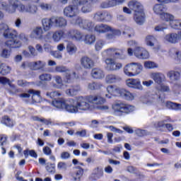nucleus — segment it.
<instances>
[{
	"label": "nucleus",
	"mask_w": 181,
	"mask_h": 181,
	"mask_svg": "<svg viewBox=\"0 0 181 181\" xmlns=\"http://www.w3.org/2000/svg\"><path fill=\"white\" fill-rule=\"evenodd\" d=\"M153 11L156 15H159L160 17L164 12H166V6L163 4H157L153 6Z\"/></svg>",
	"instance_id": "28"
},
{
	"label": "nucleus",
	"mask_w": 181,
	"mask_h": 181,
	"mask_svg": "<svg viewBox=\"0 0 181 181\" xmlns=\"http://www.w3.org/2000/svg\"><path fill=\"white\" fill-rule=\"evenodd\" d=\"M120 69H122V64L119 62H116L115 61V62L113 63V65L110 68V71H117V70H119Z\"/></svg>",
	"instance_id": "56"
},
{
	"label": "nucleus",
	"mask_w": 181,
	"mask_h": 181,
	"mask_svg": "<svg viewBox=\"0 0 181 181\" xmlns=\"http://www.w3.org/2000/svg\"><path fill=\"white\" fill-rule=\"evenodd\" d=\"M165 107L167 108H168L169 110H181V105L180 104H177V103H175L171 101H168L165 103Z\"/></svg>",
	"instance_id": "42"
},
{
	"label": "nucleus",
	"mask_w": 181,
	"mask_h": 181,
	"mask_svg": "<svg viewBox=\"0 0 181 181\" xmlns=\"http://www.w3.org/2000/svg\"><path fill=\"white\" fill-rule=\"evenodd\" d=\"M93 18L98 22H110L112 19V15L108 11H98L94 15Z\"/></svg>",
	"instance_id": "12"
},
{
	"label": "nucleus",
	"mask_w": 181,
	"mask_h": 181,
	"mask_svg": "<svg viewBox=\"0 0 181 181\" xmlns=\"http://www.w3.org/2000/svg\"><path fill=\"white\" fill-rule=\"evenodd\" d=\"M105 45V42H104V40H97L95 44V50H96L97 52H100V50H101V49L104 47Z\"/></svg>",
	"instance_id": "50"
},
{
	"label": "nucleus",
	"mask_w": 181,
	"mask_h": 181,
	"mask_svg": "<svg viewBox=\"0 0 181 181\" xmlns=\"http://www.w3.org/2000/svg\"><path fill=\"white\" fill-rule=\"evenodd\" d=\"M11 70H12L11 66L6 65V64H1L0 65V73L2 74V76L9 74V73H11Z\"/></svg>",
	"instance_id": "41"
},
{
	"label": "nucleus",
	"mask_w": 181,
	"mask_h": 181,
	"mask_svg": "<svg viewBox=\"0 0 181 181\" xmlns=\"http://www.w3.org/2000/svg\"><path fill=\"white\" fill-rule=\"evenodd\" d=\"M122 90V88L114 86L112 85H110L107 88V91L108 94H110V95H113L114 97H117V95H120Z\"/></svg>",
	"instance_id": "26"
},
{
	"label": "nucleus",
	"mask_w": 181,
	"mask_h": 181,
	"mask_svg": "<svg viewBox=\"0 0 181 181\" xmlns=\"http://www.w3.org/2000/svg\"><path fill=\"white\" fill-rule=\"evenodd\" d=\"M134 55L136 59H139V60H146L149 59V52L141 47H136L134 49Z\"/></svg>",
	"instance_id": "11"
},
{
	"label": "nucleus",
	"mask_w": 181,
	"mask_h": 181,
	"mask_svg": "<svg viewBox=\"0 0 181 181\" xmlns=\"http://www.w3.org/2000/svg\"><path fill=\"white\" fill-rule=\"evenodd\" d=\"M33 71H36L37 70H44L46 67V62L45 61L38 60L36 62H32Z\"/></svg>",
	"instance_id": "30"
},
{
	"label": "nucleus",
	"mask_w": 181,
	"mask_h": 181,
	"mask_svg": "<svg viewBox=\"0 0 181 181\" xmlns=\"http://www.w3.org/2000/svg\"><path fill=\"white\" fill-rule=\"evenodd\" d=\"M73 4L76 6H83L84 5H87L88 4V0H74Z\"/></svg>",
	"instance_id": "58"
},
{
	"label": "nucleus",
	"mask_w": 181,
	"mask_h": 181,
	"mask_svg": "<svg viewBox=\"0 0 181 181\" xmlns=\"http://www.w3.org/2000/svg\"><path fill=\"white\" fill-rule=\"evenodd\" d=\"M1 124L6 127H12L13 125V121L8 116H4L1 119Z\"/></svg>",
	"instance_id": "47"
},
{
	"label": "nucleus",
	"mask_w": 181,
	"mask_h": 181,
	"mask_svg": "<svg viewBox=\"0 0 181 181\" xmlns=\"http://www.w3.org/2000/svg\"><path fill=\"white\" fill-rule=\"evenodd\" d=\"M11 49L4 48L1 51V56L4 57V59H9L11 57Z\"/></svg>",
	"instance_id": "55"
},
{
	"label": "nucleus",
	"mask_w": 181,
	"mask_h": 181,
	"mask_svg": "<svg viewBox=\"0 0 181 181\" xmlns=\"http://www.w3.org/2000/svg\"><path fill=\"white\" fill-rule=\"evenodd\" d=\"M81 88L78 85H76L67 89L66 90V94L69 97H73L74 95H76L78 91H81Z\"/></svg>",
	"instance_id": "34"
},
{
	"label": "nucleus",
	"mask_w": 181,
	"mask_h": 181,
	"mask_svg": "<svg viewBox=\"0 0 181 181\" xmlns=\"http://www.w3.org/2000/svg\"><path fill=\"white\" fill-rule=\"evenodd\" d=\"M29 155L30 156H32L33 158H37V153H36V152H35L34 150H31V151L25 150L24 151V156L25 158H28V156H29Z\"/></svg>",
	"instance_id": "59"
},
{
	"label": "nucleus",
	"mask_w": 181,
	"mask_h": 181,
	"mask_svg": "<svg viewBox=\"0 0 181 181\" xmlns=\"http://www.w3.org/2000/svg\"><path fill=\"white\" fill-rule=\"evenodd\" d=\"M57 73H65V81L71 83L73 80L78 78V74L75 71H71L64 66H57L54 69Z\"/></svg>",
	"instance_id": "6"
},
{
	"label": "nucleus",
	"mask_w": 181,
	"mask_h": 181,
	"mask_svg": "<svg viewBox=\"0 0 181 181\" xmlns=\"http://www.w3.org/2000/svg\"><path fill=\"white\" fill-rule=\"evenodd\" d=\"M91 11H93V6H91V4L88 1L81 8V11L83 12V13H88L91 12Z\"/></svg>",
	"instance_id": "52"
},
{
	"label": "nucleus",
	"mask_w": 181,
	"mask_h": 181,
	"mask_svg": "<svg viewBox=\"0 0 181 181\" xmlns=\"http://www.w3.org/2000/svg\"><path fill=\"white\" fill-rule=\"evenodd\" d=\"M145 69H158L159 65L152 61H146L144 62Z\"/></svg>",
	"instance_id": "48"
},
{
	"label": "nucleus",
	"mask_w": 181,
	"mask_h": 181,
	"mask_svg": "<svg viewBox=\"0 0 181 181\" xmlns=\"http://www.w3.org/2000/svg\"><path fill=\"white\" fill-rule=\"evenodd\" d=\"M18 0H8V3L1 1L0 3V9H3V11H5L6 13L12 15L13 13H16V9L18 8Z\"/></svg>",
	"instance_id": "7"
},
{
	"label": "nucleus",
	"mask_w": 181,
	"mask_h": 181,
	"mask_svg": "<svg viewBox=\"0 0 181 181\" xmlns=\"http://www.w3.org/2000/svg\"><path fill=\"white\" fill-rule=\"evenodd\" d=\"M52 105L59 110H65V111H67V112H70L71 114H77L79 112L77 97L75 98V100L72 98L67 100H65L64 98L54 99L52 102Z\"/></svg>",
	"instance_id": "2"
},
{
	"label": "nucleus",
	"mask_w": 181,
	"mask_h": 181,
	"mask_svg": "<svg viewBox=\"0 0 181 181\" xmlns=\"http://www.w3.org/2000/svg\"><path fill=\"white\" fill-rule=\"evenodd\" d=\"M85 45H94L95 43V35L94 34H87L83 37V40Z\"/></svg>",
	"instance_id": "32"
},
{
	"label": "nucleus",
	"mask_w": 181,
	"mask_h": 181,
	"mask_svg": "<svg viewBox=\"0 0 181 181\" xmlns=\"http://www.w3.org/2000/svg\"><path fill=\"white\" fill-rule=\"evenodd\" d=\"M126 85L129 88H134V90H139L140 91L144 90V86H142L139 78H129L126 80Z\"/></svg>",
	"instance_id": "13"
},
{
	"label": "nucleus",
	"mask_w": 181,
	"mask_h": 181,
	"mask_svg": "<svg viewBox=\"0 0 181 181\" xmlns=\"http://www.w3.org/2000/svg\"><path fill=\"white\" fill-rule=\"evenodd\" d=\"M160 18L162 21H165V22H170H170H172L173 21V19H175V16H173L169 13H166V11H165V12L163 13V14L161 15V16Z\"/></svg>",
	"instance_id": "43"
},
{
	"label": "nucleus",
	"mask_w": 181,
	"mask_h": 181,
	"mask_svg": "<svg viewBox=\"0 0 181 181\" xmlns=\"http://www.w3.org/2000/svg\"><path fill=\"white\" fill-rule=\"evenodd\" d=\"M156 32H163V30H166L168 29V25L160 24L155 27Z\"/></svg>",
	"instance_id": "64"
},
{
	"label": "nucleus",
	"mask_w": 181,
	"mask_h": 181,
	"mask_svg": "<svg viewBox=\"0 0 181 181\" xmlns=\"http://www.w3.org/2000/svg\"><path fill=\"white\" fill-rule=\"evenodd\" d=\"M115 62V59L112 58H107L105 59V63L107 65V68L108 69L109 71H110Z\"/></svg>",
	"instance_id": "57"
},
{
	"label": "nucleus",
	"mask_w": 181,
	"mask_h": 181,
	"mask_svg": "<svg viewBox=\"0 0 181 181\" xmlns=\"http://www.w3.org/2000/svg\"><path fill=\"white\" fill-rule=\"evenodd\" d=\"M119 97H122L127 101H134V100H135V93H132L125 88H122Z\"/></svg>",
	"instance_id": "22"
},
{
	"label": "nucleus",
	"mask_w": 181,
	"mask_h": 181,
	"mask_svg": "<svg viewBox=\"0 0 181 181\" xmlns=\"http://www.w3.org/2000/svg\"><path fill=\"white\" fill-rule=\"evenodd\" d=\"M112 110H113V112L115 115L121 117V115H124V114L132 112V111L135 110V107L131 105H127L124 103V102L118 100L112 104Z\"/></svg>",
	"instance_id": "4"
},
{
	"label": "nucleus",
	"mask_w": 181,
	"mask_h": 181,
	"mask_svg": "<svg viewBox=\"0 0 181 181\" xmlns=\"http://www.w3.org/2000/svg\"><path fill=\"white\" fill-rule=\"evenodd\" d=\"M94 172L98 177H103L104 176V170L101 167H97L95 168Z\"/></svg>",
	"instance_id": "60"
},
{
	"label": "nucleus",
	"mask_w": 181,
	"mask_h": 181,
	"mask_svg": "<svg viewBox=\"0 0 181 181\" xmlns=\"http://www.w3.org/2000/svg\"><path fill=\"white\" fill-rule=\"evenodd\" d=\"M64 37V31L62 30H58L53 33L52 34V40L54 42L58 43L60 40Z\"/></svg>",
	"instance_id": "33"
},
{
	"label": "nucleus",
	"mask_w": 181,
	"mask_h": 181,
	"mask_svg": "<svg viewBox=\"0 0 181 181\" xmlns=\"http://www.w3.org/2000/svg\"><path fill=\"white\" fill-rule=\"evenodd\" d=\"M117 81H121V78L115 74H108L105 77L107 84H112L113 83H117Z\"/></svg>",
	"instance_id": "31"
},
{
	"label": "nucleus",
	"mask_w": 181,
	"mask_h": 181,
	"mask_svg": "<svg viewBox=\"0 0 181 181\" xmlns=\"http://www.w3.org/2000/svg\"><path fill=\"white\" fill-rule=\"evenodd\" d=\"M128 6L134 13L144 11V6L136 0H132L128 3Z\"/></svg>",
	"instance_id": "16"
},
{
	"label": "nucleus",
	"mask_w": 181,
	"mask_h": 181,
	"mask_svg": "<svg viewBox=\"0 0 181 181\" xmlns=\"http://www.w3.org/2000/svg\"><path fill=\"white\" fill-rule=\"evenodd\" d=\"M21 69L23 70H28L29 69L30 70H33V65L32 62H23L21 63Z\"/></svg>",
	"instance_id": "54"
},
{
	"label": "nucleus",
	"mask_w": 181,
	"mask_h": 181,
	"mask_svg": "<svg viewBox=\"0 0 181 181\" xmlns=\"http://www.w3.org/2000/svg\"><path fill=\"white\" fill-rule=\"evenodd\" d=\"M141 103H143V104H146V105H155V103H156V98H155V96H149L148 98L143 97L141 98Z\"/></svg>",
	"instance_id": "37"
},
{
	"label": "nucleus",
	"mask_w": 181,
	"mask_h": 181,
	"mask_svg": "<svg viewBox=\"0 0 181 181\" xmlns=\"http://www.w3.org/2000/svg\"><path fill=\"white\" fill-rule=\"evenodd\" d=\"M54 25L56 28H66L67 26V20L62 16H52Z\"/></svg>",
	"instance_id": "18"
},
{
	"label": "nucleus",
	"mask_w": 181,
	"mask_h": 181,
	"mask_svg": "<svg viewBox=\"0 0 181 181\" xmlns=\"http://www.w3.org/2000/svg\"><path fill=\"white\" fill-rule=\"evenodd\" d=\"M76 20H72L71 23L74 25H78L82 29H86V30H91L94 28V22L91 20H83L80 17H76Z\"/></svg>",
	"instance_id": "8"
},
{
	"label": "nucleus",
	"mask_w": 181,
	"mask_h": 181,
	"mask_svg": "<svg viewBox=\"0 0 181 181\" xmlns=\"http://www.w3.org/2000/svg\"><path fill=\"white\" fill-rule=\"evenodd\" d=\"M149 76L157 84H161L166 80L165 74L160 72H151L149 74Z\"/></svg>",
	"instance_id": "15"
},
{
	"label": "nucleus",
	"mask_w": 181,
	"mask_h": 181,
	"mask_svg": "<svg viewBox=\"0 0 181 181\" xmlns=\"http://www.w3.org/2000/svg\"><path fill=\"white\" fill-rule=\"evenodd\" d=\"M30 95H32L33 103L40 102V90L30 89L27 93L21 94L20 97L21 98H30Z\"/></svg>",
	"instance_id": "10"
},
{
	"label": "nucleus",
	"mask_w": 181,
	"mask_h": 181,
	"mask_svg": "<svg viewBox=\"0 0 181 181\" xmlns=\"http://www.w3.org/2000/svg\"><path fill=\"white\" fill-rule=\"evenodd\" d=\"M54 80L56 83H54L52 86L54 88H62L64 86L63 78L62 76L57 75L54 77Z\"/></svg>",
	"instance_id": "39"
},
{
	"label": "nucleus",
	"mask_w": 181,
	"mask_h": 181,
	"mask_svg": "<svg viewBox=\"0 0 181 181\" xmlns=\"http://www.w3.org/2000/svg\"><path fill=\"white\" fill-rule=\"evenodd\" d=\"M167 77H168L172 83L178 81L180 80V72L176 71H169L167 73Z\"/></svg>",
	"instance_id": "29"
},
{
	"label": "nucleus",
	"mask_w": 181,
	"mask_h": 181,
	"mask_svg": "<svg viewBox=\"0 0 181 181\" xmlns=\"http://www.w3.org/2000/svg\"><path fill=\"white\" fill-rule=\"evenodd\" d=\"M46 170L52 175L56 173V167L54 166V164H47L46 166Z\"/></svg>",
	"instance_id": "61"
},
{
	"label": "nucleus",
	"mask_w": 181,
	"mask_h": 181,
	"mask_svg": "<svg viewBox=\"0 0 181 181\" xmlns=\"http://www.w3.org/2000/svg\"><path fill=\"white\" fill-rule=\"evenodd\" d=\"M84 173V170L83 168H79L75 174H73L74 181H80L81 177Z\"/></svg>",
	"instance_id": "45"
},
{
	"label": "nucleus",
	"mask_w": 181,
	"mask_h": 181,
	"mask_svg": "<svg viewBox=\"0 0 181 181\" xmlns=\"http://www.w3.org/2000/svg\"><path fill=\"white\" fill-rule=\"evenodd\" d=\"M94 30L97 33H107V32L112 30V28L107 24H98L95 25Z\"/></svg>",
	"instance_id": "24"
},
{
	"label": "nucleus",
	"mask_w": 181,
	"mask_h": 181,
	"mask_svg": "<svg viewBox=\"0 0 181 181\" xmlns=\"http://www.w3.org/2000/svg\"><path fill=\"white\" fill-rule=\"evenodd\" d=\"M164 40L167 43H171V45H176L179 42V34L172 33L165 35Z\"/></svg>",
	"instance_id": "21"
},
{
	"label": "nucleus",
	"mask_w": 181,
	"mask_h": 181,
	"mask_svg": "<svg viewBox=\"0 0 181 181\" xmlns=\"http://www.w3.org/2000/svg\"><path fill=\"white\" fill-rule=\"evenodd\" d=\"M101 88H103V83L100 82H90L88 83V90L90 91L101 90Z\"/></svg>",
	"instance_id": "36"
},
{
	"label": "nucleus",
	"mask_w": 181,
	"mask_h": 181,
	"mask_svg": "<svg viewBox=\"0 0 181 181\" xmlns=\"http://www.w3.org/2000/svg\"><path fill=\"white\" fill-rule=\"evenodd\" d=\"M43 30L42 27H36L32 31L30 37L37 40H43Z\"/></svg>",
	"instance_id": "20"
},
{
	"label": "nucleus",
	"mask_w": 181,
	"mask_h": 181,
	"mask_svg": "<svg viewBox=\"0 0 181 181\" xmlns=\"http://www.w3.org/2000/svg\"><path fill=\"white\" fill-rule=\"evenodd\" d=\"M78 7L73 4L64 8V16L66 18H74L72 21H76V18H78Z\"/></svg>",
	"instance_id": "9"
},
{
	"label": "nucleus",
	"mask_w": 181,
	"mask_h": 181,
	"mask_svg": "<svg viewBox=\"0 0 181 181\" xmlns=\"http://www.w3.org/2000/svg\"><path fill=\"white\" fill-rule=\"evenodd\" d=\"M66 52L70 55L76 54L77 52V47L74 45L72 42H68L66 45Z\"/></svg>",
	"instance_id": "38"
},
{
	"label": "nucleus",
	"mask_w": 181,
	"mask_h": 181,
	"mask_svg": "<svg viewBox=\"0 0 181 181\" xmlns=\"http://www.w3.org/2000/svg\"><path fill=\"white\" fill-rule=\"evenodd\" d=\"M40 8L41 11H45V12H47L49 11H52V4H47V3H41L40 4Z\"/></svg>",
	"instance_id": "53"
},
{
	"label": "nucleus",
	"mask_w": 181,
	"mask_h": 181,
	"mask_svg": "<svg viewBox=\"0 0 181 181\" xmlns=\"http://www.w3.org/2000/svg\"><path fill=\"white\" fill-rule=\"evenodd\" d=\"M3 35L6 39H8L5 42L7 47L10 49H19L22 46L21 41L15 40L18 37V31L16 30L9 29V27L7 25V29L4 30Z\"/></svg>",
	"instance_id": "3"
},
{
	"label": "nucleus",
	"mask_w": 181,
	"mask_h": 181,
	"mask_svg": "<svg viewBox=\"0 0 181 181\" xmlns=\"http://www.w3.org/2000/svg\"><path fill=\"white\" fill-rule=\"evenodd\" d=\"M114 57L124 60L127 57L124 54V49H115Z\"/></svg>",
	"instance_id": "46"
},
{
	"label": "nucleus",
	"mask_w": 181,
	"mask_h": 181,
	"mask_svg": "<svg viewBox=\"0 0 181 181\" xmlns=\"http://www.w3.org/2000/svg\"><path fill=\"white\" fill-rule=\"evenodd\" d=\"M169 56L175 59L177 62L181 63V52L176 48H172L169 50Z\"/></svg>",
	"instance_id": "27"
},
{
	"label": "nucleus",
	"mask_w": 181,
	"mask_h": 181,
	"mask_svg": "<svg viewBox=\"0 0 181 181\" xmlns=\"http://www.w3.org/2000/svg\"><path fill=\"white\" fill-rule=\"evenodd\" d=\"M115 53V48H108L107 49L103 51V56H114Z\"/></svg>",
	"instance_id": "62"
},
{
	"label": "nucleus",
	"mask_w": 181,
	"mask_h": 181,
	"mask_svg": "<svg viewBox=\"0 0 181 181\" xmlns=\"http://www.w3.org/2000/svg\"><path fill=\"white\" fill-rule=\"evenodd\" d=\"M155 42H156V38L153 35H147L145 37V44L146 46L153 47L155 46Z\"/></svg>",
	"instance_id": "40"
},
{
	"label": "nucleus",
	"mask_w": 181,
	"mask_h": 181,
	"mask_svg": "<svg viewBox=\"0 0 181 181\" xmlns=\"http://www.w3.org/2000/svg\"><path fill=\"white\" fill-rule=\"evenodd\" d=\"M144 67L141 63L132 62L127 64L124 68V73L128 77H135L138 74H141Z\"/></svg>",
	"instance_id": "5"
},
{
	"label": "nucleus",
	"mask_w": 181,
	"mask_h": 181,
	"mask_svg": "<svg viewBox=\"0 0 181 181\" xmlns=\"http://www.w3.org/2000/svg\"><path fill=\"white\" fill-rule=\"evenodd\" d=\"M80 63L82 69L90 70L94 67V61L87 56L82 57L80 59Z\"/></svg>",
	"instance_id": "14"
},
{
	"label": "nucleus",
	"mask_w": 181,
	"mask_h": 181,
	"mask_svg": "<svg viewBox=\"0 0 181 181\" xmlns=\"http://www.w3.org/2000/svg\"><path fill=\"white\" fill-rule=\"evenodd\" d=\"M170 25L173 29H181V22L177 19H173Z\"/></svg>",
	"instance_id": "51"
},
{
	"label": "nucleus",
	"mask_w": 181,
	"mask_h": 181,
	"mask_svg": "<svg viewBox=\"0 0 181 181\" xmlns=\"http://www.w3.org/2000/svg\"><path fill=\"white\" fill-rule=\"evenodd\" d=\"M47 97L49 98H54L56 97H61L62 94L59 91L47 92L46 94Z\"/></svg>",
	"instance_id": "63"
},
{
	"label": "nucleus",
	"mask_w": 181,
	"mask_h": 181,
	"mask_svg": "<svg viewBox=\"0 0 181 181\" xmlns=\"http://www.w3.org/2000/svg\"><path fill=\"white\" fill-rule=\"evenodd\" d=\"M37 13V6L32 4H27V13L35 15Z\"/></svg>",
	"instance_id": "44"
},
{
	"label": "nucleus",
	"mask_w": 181,
	"mask_h": 181,
	"mask_svg": "<svg viewBox=\"0 0 181 181\" xmlns=\"http://www.w3.org/2000/svg\"><path fill=\"white\" fill-rule=\"evenodd\" d=\"M71 39L77 42H83L84 40V35L78 30H71L69 32Z\"/></svg>",
	"instance_id": "25"
},
{
	"label": "nucleus",
	"mask_w": 181,
	"mask_h": 181,
	"mask_svg": "<svg viewBox=\"0 0 181 181\" xmlns=\"http://www.w3.org/2000/svg\"><path fill=\"white\" fill-rule=\"evenodd\" d=\"M78 109L79 112L93 111L100 105L105 104L106 100L100 95H90L88 96H78Z\"/></svg>",
	"instance_id": "1"
},
{
	"label": "nucleus",
	"mask_w": 181,
	"mask_h": 181,
	"mask_svg": "<svg viewBox=\"0 0 181 181\" xmlns=\"http://www.w3.org/2000/svg\"><path fill=\"white\" fill-rule=\"evenodd\" d=\"M90 76L95 80H102L105 77V73L100 68H94L91 70Z\"/></svg>",
	"instance_id": "19"
},
{
	"label": "nucleus",
	"mask_w": 181,
	"mask_h": 181,
	"mask_svg": "<svg viewBox=\"0 0 181 181\" xmlns=\"http://www.w3.org/2000/svg\"><path fill=\"white\" fill-rule=\"evenodd\" d=\"M54 25V22L53 21V16L51 18H45L42 19V26L44 32H49L50 29H52V26Z\"/></svg>",
	"instance_id": "17"
},
{
	"label": "nucleus",
	"mask_w": 181,
	"mask_h": 181,
	"mask_svg": "<svg viewBox=\"0 0 181 181\" xmlns=\"http://www.w3.org/2000/svg\"><path fill=\"white\" fill-rule=\"evenodd\" d=\"M17 11H18L20 13H28V4L25 5L22 3H18Z\"/></svg>",
	"instance_id": "49"
},
{
	"label": "nucleus",
	"mask_w": 181,
	"mask_h": 181,
	"mask_svg": "<svg viewBox=\"0 0 181 181\" xmlns=\"http://www.w3.org/2000/svg\"><path fill=\"white\" fill-rule=\"evenodd\" d=\"M39 80L40 81L37 86H42V82L48 83L49 81H52V74L44 73L39 76Z\"/></svg>",
	"instance_id": "35"
},
{
	"label": "nucleus",
	"mask_w": 181,
	"mask_h": 181,
	"mask_svg": "<svg viewBox=\"0 0 181 181\" xmlns=\"http://www.w3.org/2000/svg\"><path fill=\"white\" fill-rule=\"evenodd\" d=\"M134 21L136 22V23H137V25H144L145 22V12H144V10L134 13Z\"/></svg>",
	"instance_id": "23"
}]
</instances>
